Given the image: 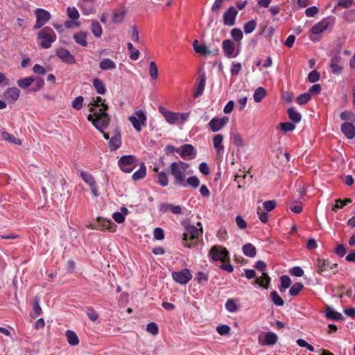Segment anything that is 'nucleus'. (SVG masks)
<instances>
[{"instance_id":"f257e3e1","label":"nucleus","mask_w":355,"mask_h":355,"mask_svg":"<svg viewBox=\"0 0 355 355\" xmlns=\"http://www.w3.org/2000/svg\"><path fill=\"white\" fill-rule=\"evenodd\" d=\"M100 96L96 98H93L89 108V112H93L87 116V119L92 123L96 129L102 132L103 129L107 127L110 123V118L106 112L108 110V105L102 101Z\"/></svg>"},{"instance_id":"f03ea898","label":"nucleus","mask_w":355,"mask_h":355,"mask_svg":"<svg viewBox=\"0 0 355 355\" xmlns=\"http://www.w3.org/2000/svg\"><path fill=\"white\" fill-rule=\"evenodd\" d=\"M189 164L180 161L173 162L170 165L171 174L173 177V184L175 186L184 187V181L187 178V170Z\"/></svg>"},{"instance_id":"7ed1b4c3","label":"nucleus","mask_w":355,"mask_h":355,"mask_svg":"<svg viewBox=\"0 0 355 355\" xmlns=\"http://www.w3.org/2000/svg\"><path fill=\"white\" fill-rule=\"evenodd\" d=\"M197 225L199 228L194 225H187L185 232L183 234L182 244L184 247L192 248L198 242V237L202 234V224L198 222Z\"/></svg>"},{"instance_id":"20e7f679","label":"nucleus","mask_w":355,"mask_h":355,"mask_svg":"<svg viewBox=\"0 0 355 355\" xmlns=\"http://www.w3.org/2000/svg\"><path fill=\"white\" fill-rule=\"evenodd\" d=\"M57 35L55 31L49 26L40 29L37 33V41L38 46L42 49H49L52 44L55 42Z\"/></svg>"},{"instance_id":"39448f33","label":"nucleus","mask_w":355,"mask_h":355,"mask_svg":"<svg viewBox=\"0 0 355 355\" xmlns=\"http://www.w3.org/2000/svg\"><path fill=\"white\" fill-rule=\"evenodd\" d=\"M118 164L123 172L130 173L137 166L138 160L135 156L123 155L119 159Z\"/></svg>"},{"instance_id":"423d86ee","label":"nucleus","mask_w":355,"mask_h":355,"mask_svg":"<svg viewBox=\"0 0 355 355\" xmlns=\"http://www.w3.org/2000/svg\"><path fill=\"white\" fill-rule=\"evenodd\" d=\"M128 119L137 132H140L141 127L146 125V115L142 110L135 111V115L129 116Z\"/></svg>"},{"instance_id":"0eeeda50","label":"nucleus","mask_w":355,"mask_h":355,"mask_svg":"<svg viewBox=\"0 0 355 355\" xmlns=\"http://www.w3.org/2000/svg\"><path fill=\"white\" fill-rule=\"evenodd\" d=\"M209 254L216 261L225 262L229 257L228 250L221 245H214L210 250Z\"/></svg>"},{"instance_id":"6e6552de","label":"nucleus","mask_w":355,"mask_h":355,"mask_svg":"<svg viewBox=\"0 0 355 355\" xmlns=\"http://www.w3.org/2000/svg\"><path fill=\"white\" fill-rule=\"evenodd\" d=\"M101 132L105 139H110L109 148L111 150L114 151L121 147V137L120 132L117 130L111 135V137L110 132H105L103 130Z\"/></svg>"},{"instance_id":"1a4fd4ad","label":"nucleus","mask_w":355,"mask_h":355,"mask_svg":"<svg viewBox=\"0 0 355 355\" xmlns=\"http://www.w3.org/2000/svg\"><path fill=\"white\" fill-rule=\"evenodd\" d=\"M36 17V23L34 25V29H39L46 24L51 19V14L43 8H37L35 10Z\"/></svg>"},{"instance_id":"9d476101","label":"nucleus","mask_w":355,"mask_h":355,"mask_svg":"<svg viewBox=\"0 0 355 355\" xmlns=\"http://www.w3.org/2000/svg\"><path fill=\"white\" fill-rule=\"evenodd\" d=\"M336 267H337V263H333L328 259H317V272L322 276H327V272Z\"/></svg>"},{"instance_id":"9b49d317","label":"nucleus","mask_w":355,"mask_h":355,"mask_svg":"<svg viewBox=\"0 0 355 355\" xmlns=\"http://www.w3.org/2000/svg\"><path fill=\"white\" fill-rule=\"evenodd\" d=\"M172 277L175 282L180 284H187L191 279L192 275L187 268L180 271L172 272Z\"/></svg>"},{"instance_id":"f8f14e48","label":"nucleus","mask_w":355,"mask_h":355,"mask_svg":"<svg viewBox=\"0 0 355 355\" xmlns=\"http://www.w3.org/2000/svg\"><path fill=\"white\" fill-rule=\"evenodd\" d=\"M228 121L229 118L227 116H223L222 118L214 117L209 122L208 125L212 132H216L225 126Z\"/></svg>"},{"instance_id":"ddd939ff","label":"nucleus","mask_w":355,"mask_h":355,"mask_svg":"<svg viewBox=\"0 0 355 355\" xmlns=\"http://www.w3.org/2000/svg\"><path fill=\"white\" fill-rule=\"evenodd\" d=\"M222 48L225 55L227 58H236L239 55V51L236 50L234 43L230 40H224Z\"/></svg>"},{"instance_id":"4468645a","label":"nucleus","mask_w":355,"mask_h":355,"mask_svg":"<svg viewBox=\"0 0 355 355\" xmlns=\"http://www.w3.org/2000/svg\"><path fill=\"white\" fill-rule=\"evenodd\" d=\"M258 341L261 345H273L277 341V336L272 332H263L259 335Z\"/></svg>"},{"instance_id":"2eb2a0df","label":"nucleus","mask_w":355,"mask_h":355,"mask_svg":"<svg viewBox=\"0 0 355 355\" xmlns=\"http://www.w3.org/2000/svg\"><path fill=\"white\" fill-rule=\"evenodd\" d=\"M237 14L238 11L234 7L231 6L229 8L223 15V24L226 26H234Z\"/></svg>"},{"instance_id":"dca6fc26","label":"nucleus","mask_w":355,"mask_h":355,"mask_svg":"<svg viewBox=\"0 0 355 355\" xmlns=\"http://www.w3.org/2000/svg\"><path fill=\"white\" fill-rule=\"evenodd\" d=\"M56 55L67 64H73L76 62L74 56L70 53L69 50L64 48L58 49Z\"/></svg>"},{"instance_id":"f3484780","label":"nucleus","mask_w":355,"mask_h":355,"mask_svg":"<svg viewBox=\"0 0 355 355\" xmlns=\"http://www.w3.org/2000/svg\"><path fill=\"white\" fill-rule=\"evenodd\" d=\"M179 149L180 152L178 153L184 159H191L195 156V148L191 144H184Z\"/></svg>"},{"instance_id":"a211bd4d","label":"nucleus","mask_w":355,"mask_h":355,"mask_svg":"<svg viewBox=\"0 0 355 355\" xmlns=\"http://www.w3.org/2000/svg\"><path fill=\"white\" fill-rule=\"evenodd\" d=\"M341 131L347 139H353L355 137L354 123H343L341 125Z\"/></svg>"},{"instance_id":"6ab92c4d","label":"nucleus","mask_w":355,"mask_h":355,"mask_svg":"<svg viewBox=\"0 0 355 355\" xmlns=\"http://www.w3.org/2000/svg\"><path fill=\"white\" fill-rule=\"evenodd\" d=\"M223 141V136L220 134L216 135L213 138L214 147L216 149V153L219 155H223L224 152V146L222 144Z\"/></svg>"},{"instance_id":"aec40b11","label":"nucleus","mask_w":355,"mask_h":355,"mask_svg":"<svg viewBox=\"0 0 355 355\" xmlns=\"http://www.w3.org/2000/svg\"><path fill=\"white\" fill-rule=\"evenodd\" d=\"M159 111L164 114L168 123L171 124L179 123L178 113L166 111L163 107H160Z\"/></svg>"},{"instance_id":"412c9836","label":"nucleus","mask_w":355,"mask_h":355,"mask_svg":"<svg viewBox=\"0 0 355 355\" xmlns=\"http://www.w3.org/2000/svg\"><path fill=\"white\" fill-rule=\"evenodd\" d=\"M20 91L16 87H10L6 90L4 92V97L11 101H16L19 96Z\"/></svg>"},{"instance_id":"4be33fe9","label":"nucleus","mask_w":355,"mask_h":355,"mask_svg":"<svg viewBox=\"0 0 355 355\" xmlns=\"http://www.w3.org/2000/svg\"><path fill=\"white\" fill-rule=\"evenodd\" d=\"M329 24V20L324 19L312 27L311 32L315 35L320 34L328 28Z\"/></svg>"},{"instance_id":"5701e85b","label":"nucleus","mask_w":355,"mask_h":355,"mask_svg":"<svg viewBox=\"0 0 355 355\" xmlns=\"http://www.w3.org/2000/svg\"><path fill=\"white\" fill-rule=\"evenodd\" d=\"M325 315L327 318L331 320L336 321L343 320V317L342 314L338 311H336L331 307L329 306H328L325 310Z\"/></svg>"},{"instance_id":"b1692460","label":"nucleus","mask_w":355,"mask_h":355,"mask_svg":"<svg viewBox=\"0 0 355 355\" xmlns=\"http://www.w3.org/2000/svg\"><path fill=\"white\" fill-rule=\"evenodd\" d=\"M87 33L86 32L80 31L75 33L73 37L77 44L82 46H86L87 45Z\"/></svg>"},{"instance_id":"393cba45","label":"nucleus","mask_w":355,"mask_h":355,"mask_svg":"<svg viewBox=\"0 0 355 355\" xmlns=\"http://www.w3.org/2000/svg\"><path fill=\"white\" fill-rule=\"evenodd\" d=\"M98 222L100 223V226H101V230H107L110 232H112L116 231V225L110 219L101 220L100 218H98Z\"/></svg>"},{"instance_id":"a878e982","label":"nucleus","mask_w":355,"mask_h":355,"mask_svg":"<svg viewBox=\"0 0 355 355\" xmlns=\"http://www.w3.org/2000/svg\"><path fill=\"white\" fill-rule=\"evenodd\" d=\"M68 343L70 345L76 346L79 343V338L76 334L71 330L66 331L65 334Z\"/></svg>"},{"instance_id":"bb28decb","label":"nucleus","mask_w":355,"mask_h":355,"mask_svg":"<svg viewBox=\"0 0 355 355\" xmlns=\"http://www.w3.org/2000/svg\"><path fill=\"white\" fill-rule=\"evenodd\" d=\"M270 278L266 272H263L262 275L254 280V283L259 284L265 288H267L270 283Z\"/></svg>"},{"instance_id":"cd10ccee","label":"nucleus","mask_w":355,"mask_h":355,"mask_svg":"<svg viewBox=\"0 0 355 355\" xmlns=\"http://www.w3.org/2000/svg\"><path fill=\"white\" fill-rule=\"evenodd\" d=\"M99 67L102 70H112L116 68V64L112 60L105 58L100 62Z\"/></svg>"},{"instance_id":"c85d7f7f","label":"nucleus","mask_w":355,"mask_h":355,"mask_svg":"<svg viewBox=\"0 0 355 355\" xmlns=\"http://www.w3.org/2000/svg\"><path fill=\"white\" fill-rule=\"evenodd\" d=\"M205 83H206V77L205 73H203L200 76V83L197 87L196 90L194 92V97L197 98L200 96L205 87Z\"/></svg>"},{"instance_id":"c756f323","label":"nucleus","mask_w":355,"mask_h":355,"mask_svg":"<svg viewBox=\"0 0 355 355\" xmlns=\"http://www.w3.org/2000/svg\"><path fill=\"white\" fill-rule=\"evenodd\" d=\"M243 254L249 257H254L256 256V248L251 243H247L243 246Z\"/></svg>"},{"instance_id":"7c9ffc66","label":"nucleus","mask_w":355,"mask_h":355,"mask_svg":"<svg viewBox=\"0 0 355 355\" xmlns=\"http://www.w3.org/2000/svg\"><path fill=\"white\" fill-rule=\"evenodd\" d=\"M93 86L94 87L96 92L98 94H104L106 92V88L104 83L98 78H94L92 81Z\"/></svg>"},{"instance_id":"2f4dec72","label":"nucleus","mask_w":355,"mask_h":355,"mask_svg":"<svg viewBox=\"0 0 355 355\" xmlns=\"http://www.w3.org/2000/svg\"><path fill=\"white\" fill-rule=\"evenodd\" d=\"M146 166L144 163H141L139 168L132 174V178L134 180L137 181L143 179L146 176Z\"/></svg>"},{"instance_id":"473e14b6","label":"nucleus","mask_w":355,"mask_h":355,"mask_svg":"<svg viewBox=\"0 0 355 355\" xmlns=\"http://www.w3.org/2000/svg\"><path fill=\"white\" fill-rule=\"evenodd\" d=\"M340 117L345 122L355 123V114L352 112L345 110L340 114Z\"/></svg>"},{"instance_id":"72a5a7b5","label":"nucleus","mask_w":355,"mask_h":355,"mask_svg":"<svg viewBox=\"0 0 355 355\" xmlns=\"http://www.w3.org/2000/svg\"><path fill=\"white\" fill-rule=\"evenodd\" d=\"M91 31L96 37H100L102 35V27L97 21H92L91 24Z\"/></svg>"},{"instance_id":"f704fd0d","label":"nucleus","mask_w":355,"mask_h":355,"mask_svg":"<svg viewBox=\"0 0 355 355\" xmlns=\"http://www.w3.org/2000/svg\"><path fill=\"white\" fill-rule=\"evenodd\" d=\"M40 297L36 295L33 298V309L34 315H33V317H37V316L40 315L42 314V308L40 306Z\"/></svg>"},{"instance_id":"c9c22d12","label":"nucleus","mask_w":355,"mask_h":355,"mask_svg":"<svg viewBox=\"0 0 355 355\" xmlns=\"http://www.w3.org/2000/svg\"><path fill=\"white\" fill-rule=\"evenodd\" d=\"M1 137L5 141H7L15 144L20 145L21 144L20 139L15 137L12 135H10L6 131H3L1 132Z\"/></svg>"},{"instance_id":"e433bc0d","label":"nucleus","mask_w":355,"mask_h":355,"mask_svg":"<svg viewBox=\"0 0 355 355\" xmlns=\"http://www.w3.org/2000/svg\"><path fill=\"white\" fill-rule=\"evenodd\" d=\"M266 89L263 87H259L255 90L253 98L255 102L259 103L266 96Z\"/></svg>"},{"instance_id":"4c0bfd02","label":"nucleus","mask_w":355,"mask_h":355,"mask_svg":"<svg viewBox=\"0 0 355 355\" xmlns=\"http://www.w3.org/2000/svg\"><path fill=\"white\" fill-rule=\"evenodd\" d=\"M281 284L279 286V289L281 292H284L291 284V279L287 275H283L280 278Z\"/></svg>"},{"instance_id":"58836bf2","label":"nucleus","mask_w":355,"mask_h":355,"mask_svg":"<svg viewBox=\"0 0 355 355\" xmlns=\"http://www.w3.org/2000/svg\"><path fill=\"white\" fill-rule=\"evenodd\" d=\"M288 114L289 119L294 123H299L301 121L302 116L295 108H289L288 110Z\"/></svg>"},{"instance_id":"ea45409f","label":"nucleus","mask_w":355,"mask_h":355,"mask_svg":"<svg viewBox=\"0 0 355 355\" xmlns=\"http://www.w3.org/2000/svg\"><path fill=\"white\" fill-rule=\"evenodd\" d=\"M184 184L185 186L184 187L190 185L191 187L196 189L200 185V180L196 176H191L189 178H186Z\"/></svg>"},{"instance_id":"a19ab883","label":"nucleus","mask_w":355,"mask_h":355,"mask_svg":"<svg viewBox=\"0 0 355 355\" xmlns=\"http://www.w3.org/2000/svg\"><path fill=\"white\" fill-rule=\"evenodd\" d=\"M35 79L32 77H27L18 80L17 85L23 89H26L34 83Z\"/></svg>"},{"instance_id":"79ce46f5","label":"nucleus","mask_w":355,"mask_h":355,"mask_svg":"<svg viewBox=\"0 0 355 355\" xmlns=\"http://www.w3.org/2000/svg\"><path fill=\"white\" fill-rule=\"evenodd\" d=\"M127 47L128 49L131 52L130 58L132 60H137L139 58L140 54L139 51L136 49L131 42H128L127 44Z\"/></svg>"},{"instance_id":"37998d69","label":"nucleus","mask_w":355,"mask_h":355,"mask_svg":"<svg viewBox=\"0 0 355 355\" xmlns=\"http://www.w3.org/2000/svg\"><path fill=\"white\" fill-rule=\"evenodd\" d=\"M195 280L200 284L207 283L209 280V274L202 271L197 272Z\"/></svg>"},{"instance_id":"c03bdc74","label":"nucleus","mask_w":355,"mask_h":355,"mask_svg":"<svg viewBox=\"0 0 355 355\" xmlns=\"http://www.w3.org/2000/svg\"><path fill=\"white\" fill-rule=\"evenodd\" d=\"M304 286L301 282H297L294 284L289 291V294L291 296H296L303 289Z\"/></svg>"},{"instance_id":"a18cd8bd","label":"nucleus","mask_w":355,"mask_h":355,"mask_svg":"<svg viewBox=\"0 0 355 355\" xmlns=\"http://www.w3.org/2000/svg\"><path fill=\"white\" fill-rule=\"evenodd\" d=\"M257 27V22L254 20H250L245 23L243 26L244 32L245 34L252 33Z\"/></svg>"},{"instance_id":"49530a36","label":"nucleus","mask_w":355,"mask_h":355,"mask_svg":"<svg viewBox=\"0 0 355 355\" xmlns=\"http://www.w3.org/2000/svg\"><path fill=\"white\" fill-rule=\"evenodd\" d=\"M270 297L273 303L279 306H282L284 305V302L283 299L278 295V293L273 291L270 293Z\"/></svg>"},{"instance_id":"de8ad7c7","label":"nucleus","mask_w":355,"mask_h":355,"mask_svg":"<svg viewBox=\"0 0 355 355\" xmlns=\"http://www.w3.org/2000/svg\"><path fill=\"white\" fill-rule=\"evenodd\" d=\"M125 12L123 10L115 11L112 16V21L114 23H121L124 19Z\"/></svg>"},{"instance_id":"09e8293b","label":"nucleus","mask_w":355,"mask_h":355,"mask_svg":"<svg viewBox=\"0 0 355 355\" xmlns=\"http://www.w3.org/2000/svg\"><path fill=\"white\" fill-rule=\"evenodd\" d=\"M157 182L162 187H166L168 184V179L166 173L161 171L157 175Z\"/></svg>"},{"instance_id":"8fccbe9b","label":"nucleus","mask_w":355,"mask_h":355,"mask_svg":"<svg viewBox=\"0 0 355 355\" xmlns=\"http://www.w3.org/2000/svg\"><path fill=\"white\" fill-rule=\"evenodd\" d=\"M80 176L83 178V180L89 185V187L92 186L93 184H96L95 180L94 177L86 172L81 171L80 172Z\"/></svg>"},{"instance_id":"3c124183","label":"nucleus","mask_w":355,"mask_h":355,"mask_svg":"<svg viewBox=\"0 0 355 355\" xmlns=\"http://www.w3.org/2000/svg\"><path fill=\"white\" fill-rule=\"evenodd\" d=\"M149 75L154 80L157 79L158 77V69L154 61L150 62Z\"/></svg>"},{"instance_id":"603ef678","label":"nucleus","mask_w":355,"mask_h":355,"mask_svg":"<svg viewBox=\"0 0 355 355\" xmlns=\"http://www.w3.org/2000/svg\"><path fill=\"white\" fill-rule=\"evenodd\" d=\"M231 36L237 42H240L243 39V35L241 29L234 28L231 31Z\"/></svg>"},{"instance_id":"864d4df0","label":"nucleus","mask_w":355,"mask_h":355,"mask_svg":"<svg viewBox=\"0 0 355 355\" xmlns=\"http://www.w3.org/2000/svg\"><path fill=\"white\" fill-rule=\"evenodd\" d=\"M225 308L228 311L231 313H234L239 309L238 306L233 299H228L227 300L225 303Z\"/></svg>"},{"instance_id":"5fc2aeb1","label":"nucleus","mask_w":355,"mask_h":355,"mask_svg":"<svg viewBox=\"0 0 355 355\" xmlns=\"http://www.w3.org/2000/svg\"><path fill=\"white\" fill-rule=\"evenodd\" d=\"M310 99H311L310 94L309 93H304L297 96L296 101L299 105H304V104L306 103L307 102H309Z\"/></svg>"},{"instance_id":"6e6d98bb","label":"nucleus","mask_w":355,"mask_h":355,"mask_svg":"<svg viewBox=\"0 0 355 355\" xmlns=\"http://www.w3.org/2000/svg\"><path fill=\"white\" fill-rule=\"evenodd\" d=\"M67 15L73 20H77L80 17L78 10L74 7L67 8Z\"/></svg>"},{"instance_id":"4d7b16f0","label":"nucleus","mask_w":355,"mask_h":355,"mask_svg":"<svg viewBox=\"0 0 355 355\" xmlns=\"http://www.w3.org/2000/svg\"><path fill=\"white\" fill-rule=\"evenodd\" d=\"M84 98L83 96H79L76 97L73 101H72V107L73 108L80 110L83 104Z\"/></svg>"},{"instance_id":"13d9d810","label":"nucleus","mask_w":355,"mask_h":355,"mask_svg":"<svg viewBox=\"0 0 355 355\" xmlns=\"http://www.w3.org/2000/svg\"><path fill=\"white\" fill-rule=\"evenodd\" d=\"M320 78V73L315 70L311 71L308 76V80L310 83H315L319 80Z\"/></svg>"},{"instance_id":"bf43d9fd","label":"nucleus","mask_w":355,"mask_h":355,"mask_svg":"<svg viewBox=\"0 0 355 355\" xmlns=\"http://www.w3.org/2000/svg\"><path fill=\"white\" fill-rule=\"evenodd\" d=\"M241 70V64L240 62H234L232 64L230 71H231V74L232 76L239 75Z\"/></svg>"},{"instance_id":"052dcab7","label":"nucleus","mask_w":355,"mask_h":355,"mask_svg":"<svg viewBox=\"0 0 355 355\" xmlns=\"http://www.w3.org/2000/svg\"><path fill=\"white\" fill-rule=\"evenodd\" d=\"M353 0H340L335 6L334 10L337 9L338 7L347 8L352 6Z\"/></svg>"},{"instance_id":"680f3d73","label":"nucleus","mask_w":355,"mask_h":355,"mask_svg":"<svg viewBox=\"0 0 355 355\" xmlns=\"http://www.w3.org/2000/svg\"><path fill=\"white\" fill-rule=\"evenodd\" d=\"M146 330L148 333L153 335H157L158 334V327L155 322H150L147 324Z\"/></svg>"},{"instance_id":"e2e57ef3","label":"nucleus","mask_w":355,"mask_h":355,"mask_svg":"<svg viewBox=\"0 0 355 355\" xmlns=\"http://www.w3.org/2000/svg\"><path fill=\"white\" fill-rule=\"evenodd\" d=\"M279 125L285 132L293 131L295 128V125L290 122L281 123Z\"/></svg>"},{"instance_id":"0e129e2a","label":"nucleus","mask_w":355,"mask_h":355,"mask_svg":"<svg viewBox=\"0 0 355 355\" xmlns=\"http://www.w3.org/2000/svg\"><path fill=\"white\" fill-rule=\"evenodd\" d=\"M276 205L277 203L275 200H267L263 203V208L267 211H271L273 210L275 208Z\"/></svg>"},{"instance_id":"69168bd1","label":"nucleus","mask_w":355,"mask_h":355,"mask_svg":"<svg viewBox=\"0 0 355 355\" xmlns=\"http://www.w3.org/2000/svg\"><path fill=\"white\" fill-rule=\"evenodd\" d=\"M290 274L295 277H302L304 275V270L300 266H295L290 270Z\"/></svg>"},{"instance_id":"338daca9","label":"nucleus","mask_w":355,"mask_h":355,"mask_svg":"<svg viewBox=\"0 0 355 355\" xmlns=\"http://www.w3.org/2000/svg\"><path fill=\"white\" fill-rule=\"evenodd\" d=\"M34 82L35 83V87L31 89V91L33 92H37L40 90L44 85V81L42 78H35Z\"/></svg>"},{"instance_id":"774afa93","label":"nucleus","mask_w":355,"mask_h":355,"mask_svg":"<svg viewBox=\"0 0 355 355\" xmlns=\"http://www.w3.org/2000/svg\"><path fill=\"white\" fill-rule=\"evenodd\" d=\"M216 330L220 335L223 336L230 333V327L227 325L223 324L218 326Z\"/></svg>"}]
</instances>
